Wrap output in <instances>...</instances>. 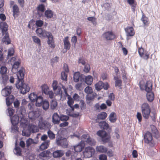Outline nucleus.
Returning a JSON list of instances; mask_svg holds the SVG:
<instances>
[{
  "instance_id": "nucleus-40",
  "label": "nucleus",
  "mask_w": 160,
  "mask_h": 160,
  "mask_svg": "<svg viewBox=\"0 0 160 160\" xmlns=\"http://www.w3.org/2000/svg\"><path fill=\"white\" fill-rule=\"evenodd\" d=\"M107 116V113L104 112H102L99 114L97 116L98 119H104L106 118Z\"/></svg>"
},
{
  "instance_id": "nucleus-35",
  "label": "nucleus",
  "mask_w": 160,
  "mask_h": 160,
  "mask_svg": "<svg viewBox=\"0 0 160 160\" xmlns=\"http://www.w3.org/2000/svg\"><path fill=\"white\" fill-rule=\"evenodd\" d=\"M99 125L101 128L104 129H107L108 127V124L105 121L100 122L99 123Z\"/></svg>"
},
{
  "instance_id": "nucleus-24",
  "label": "nucleus",
  "mask_w": 160,
  "mask_h": 160,
  "mask_svg": "<svg viewBox=\"0 0 160 160\" xmlns=\"http://www.w3.org/2000/svg\"><path fill=\"white\" fill-rule=\"evenodd\" d=\"M46 31L41 28H38L36 29V32L37 35L40 38H44Z\"/></svg>"
},
{
  "instance_id": "nucleus-14",
  "label": "nucleus",
  "mask_w": 160,
  "mask_h": 160,
  "mask_svg": "<svg viewBox=\"0 0 160 160\" xmlns=\"http://www.w3.org/2000/svg\"><path fill=\"white\" fill-rule=\"evenodd\" d=\"M60 116L56 112L53 113L52 117V122L54 124H58L60 123Z\"/></svg>"
},
{
  "instance_id": "nucleus-9",
  "label": "nucleus",
  "mask_w": 160,
  "mask_h": 160,
  "mask_svg": "<svg viewBox=\"0 0 160 160\" xmlns=\"http://www.w3.org/2000/svg\"><path fill=\"white\" fill-rule=\"evenodd\" d=\"M38 126L41 130L49 129L51 128L50 123L46 120L42 121L41 122H40Z\"/></svg>"
},
{
  "instance_id": "nucleus-18",
  "label": "nucleus",
  "mask_w": 160,
  "mask_h": 160,
  "mask_svg": "<svg viewBox=\"0 0 160 160\" xmlns=\"http://www.w3.org/2000/svg\"><path fill=\"white\" fill-rule=\"evenodd\" d=\"M97 152L99 153H106L108 151L107 148L103 145L97 146L96 147Z\"/></svg>"
},
{
  "instance_id": "nucleus-33",
  "label": "nucleus",
  "mask_w": 160,
  "mask_h": 160,
  "mask_svg": "<svg viewBox=\"0 0 160 160\" xmlns=\"http://www.w3.org/2000/svg\"><path fill=\"white\" fill-rule=\"evenodd\" d=\"M38 97V96H37L36 94L33 92L31 93L29 95L28 98L31 102H35V100Z\"/></svg>"
},
{
  "instance_id": "nucleus-7",
  "label": "nucleus",
  "mask_w": 160,
  "mask_h": 160,
  "mask_svg": "<svg viewBox=\"0 0 160 160\" xmlns=\"http://www.w3.org/2000/svg\"><path fill=\"white\" fill-rule=\"evenodd\" d=\"M56 143L58 146H61L62 148H66L68 146V142L65 138H60L56 139Z\"/></svg>"
},
{
  "instance_id": "nucleus-2",
  "label": "nucleus",
  "mask_w": 160,
  "mask_h": 160,
  "mask_svg": "<svg viewBox=\"0 0 160 160\" xmlns=\"http://www.w3.org/2000/svg\"><path fill=\"white\" fill-rule=\"evenodd\" d=\"M19 113L20 118V124L22 127H25L27 125V120L24 118L26 114V110L23 106H21L19 108Z\"/></svg>"
},
{
  "instance_id": "nucleus-11",
  "label": "nucleus",
  "mask_w": 160,
  "mask_h": 160,
  "mask_svg": "<svg viewBox=\"0 0 160 160\" xmlns=\"http://www.w3.org/2000/svg\"><path fill=\"white\" fill-rule=\"evenodd\" d=\"M103 36L107 40H113L115 37V35L111 31H108L104 33L103 34Z\"/></svg>"
},
{
  "instance_id": "nucleus-54",
  "label": "nucleus",
  "mask_w": 160,
  "mask_h": 160,
  "mask_svg": "<svg viewBox=\"0 0 160 160\" xmlns=\"http://www.w3.org/2000/svg\"><path fill=\"white\" fill-rule=\"evenodd\" d=\"M32 39L33 41L35 43H36L39 45H41V41L40 39L36 36H33Z\"/></svg>"
},
{
  "instance_id": "nucleus-47",
  "label": "nucleus",
  "mask_w": 160,
  "mask_h": 160,
  "mask_svg": "<svg viewBox=\"0 0 160 160\" xmlns=\"http://www.w3.org/2000/svg\"><path fill=\"white\" fill-rule=\"evenodd\" d=\"M80 76V74L79 72H75L73 75V79L74 82H78L79 81Z\"/></svg>"
},
{
  "instance_id": "nucleus-29",
  "label": "nucleus",
  "mask_w": 160,
  "mask_h": 160,
  "mask_svg": "<svg viewBox=\"0 0 160 160\" xmlns=\"http://www.w3.org/2000/svg\"><path fill=\"white\" fill-rule=\"evenodd\" d=\"M147 98L148 101L149 102L152 101L154 98V94L152 92H147Z\"/></svg>"
},
{
  "instance_id": "nucleus-28",
  "label": "nucleus",
  "mask_w": 160,
  "mask_h": 160,
  "mask_svg": "<svg viewBox=\"0 0 160 160\" xmlns=\"http://www.w3.org/2000/svg\"><path fill=\"white\" fill-rule=\"evenodd\" d=\"M14 97L13 95H11L6 98V103L7 106L10 105L13 102Z\"/></svg>"
},
{
  "instance_id": "nucleus-34",
  "label": "nucleus",
  "mask_w": 160,
  "mask_h": 160,
  "mask_svg": "<svg viewBox=\"0 0 160 160\" xmlns=\"http://www.w3.org/2000/svg\"><path fill=\"white\" fill-rule=\"evenodd\" d=\"M20 64V62L19 61L15 62L13 64L12 68V71L13 72H17L18 70L17 69Z\"/></svg>"
},
{
  "instance_id": "nucleus-30",
  "label": "nucleus",
  "mask_w": 160,
  "mask_h": 160,
  "mask_svg": "<svg viewBox=\"0 0 160 160\" xmlns=\"http://www.w3.org/2000/svg\"><path fill=\"white\" fill-rule=\"evenodd\" d=\"M38 142V141L34 140L31 138H29L26 141V144L27 147H29L30 145L32 144H36Z\"/></svg>"
},
{
  "instance_id": "nucleus-12",
  "label": "nucleus",
  "mask_w": 160,
  "mask_h": 160,
  "mask_svg": "<svg viewBox=\"0 0 160 160\" xmlns=\"http://www.w3.org/2000/svg\"><path fill=\"white\" fill-rule=\"evenodd\" d=\"M50 153V152L49 151H44L40 153L38 156V157L42 160H46L49 157Z\"/></svg>"
},
{
  "instance_id": "nucleus-16",
  "label": "nucleus",
  "mask_w": 160,
  "mask_h": 160,
  "mask_svg": "<svg viewBox=\"0 0 160 160\" xmlns=\"http://www.w3.org/2000/svg\"><path fill=\"white\" fill-rule=\"evenodd\" d=\"M11 120L12 124L13 125H15L18 124L19 121H20V115H15L12 118H11Z\"/></svg>"
},
{
  "instance_id": "nucleus-50",
  "label": "nucleus",
  "mask_w": 160,
  "mask_h": 160,
  "mask_svg": "<svg viewBox=\"0 0 160 160\" xmlns=\"http://www.w3.org/2000/svg\"><path fill=\"white\" fill-rule=\"evenodd\" d=\"M44 38H48V39H51L53 38V36L51 32H48L46 31L45 34V37Z\"/></svg>"
},
{
  "instance_id": "nucleus-39",
  "label": "nucleus",
  "mask_w": 160,
  "mask_h": 160,
  "mask_svg": "<svg viewBox=\"0 0 160 160\" xmlns=\"http://www.w3.org/2000/svg\"><path fill=\"white\" fill-rule=\"evenodd\" d=\"M142 16L141 19V20L145 25H147L148 21V18L145 16L142 11Z\"/></svg>"
},
{
  "instance_id": "nucleus-53",
  "label": "nucleus",
  "mask_w": 160,
  "mask_h": 160,
  "mask_svg": "<svg viewBox=\"0 0 160 160\" xmlns=\"http://www.w3.org/2000/svg\"><path fill=\"white\" fill-rule=\"evenodd\" d=\"M84 92L87 94H91L93 92L92 88L89 86L87 87L84 89Z\"/></svg>"
},
{
  "instance_id": "nucleus-61",
  "label": "nucleus",
  "mask_w": 160,
  "mask_h": 160,
  "mask_svg": "<svg viewBox=\"0 0 160 160\" xmlns=\"http://www.w3.org/2000/svg\"><path fill=\"white\" fill-rule=\"evenodd\" d=\"M1 78H2L3 83H5L8 79L7 75H2Z\"/></svg>"
},
{
  "instance_id": "nucleus-8",
  "label": "nucleus",
  "mask_w": 160,
  "mask_h": 160,
  "mask_svg": "<svg viewBox=\"0 0 160 160\" xmlns=\"http://www.w3.org/2000/svg\"><path fill=\"white\" fill-rule=\"evenodd\" d=\"M140 87L142 90H145L147 92L151 91L152 89V84L150 81H147L145 84H140Z\"/></svg>"
},
{
  "instance_id": "nucleus-1",
  "label": "nucleus",
  "mask_w": 160,
  "mask_h": 160,
  "mask_svg": "<svg viewBox=\"0 0 160 160\" xmlns=\"http://www.w3.org/2000/svg\"><path fill=\"white\" fill-rule=\"evenodd\" d=\"M52 86L55 93L56 94L59 95L61 98L66 99V97H68V100L67 101V103L68 106H70L72 110L74 109L72 105L73 101L71 97L67 93L66 83L62 82L58 84L57 81L54 80L53 82Z\"/></svg>"
},
{
  "instance_id": "nucleus-63",
  "label": "nucleus",
  "mask_w": 160,
  "mask_h": 160,
  "mask_svg": "<svg viewBox=\"0 0 160 160\" xmlns=\"http://www.w3.org/2000/svg\"><path fill=\"white\" fill-rule=\"evenodd\" d=\"M31 133L28 131V130L27 131H22V135L23 136H26L27 137H29Z\"/></svg>"
},
{
  "instance_id": "nucleus-49",
  "label": "nucleus",
  "mask_w": 160,
  "mask_h": 160,
  "mask_svg": "<svg viewBox=\"0 0 160 160\" xmlns=\"http://www.w3.org/2000/svg\"><path fill=\"white\" fill-rule=\"evenodd\" d=\"M115 80H116L115 82V86L116 87H120L121 85L122 81L120 79H118V77H114Z\"/></svg>"
},
{
  "instance_id": "nucleus-59",
  "label": "nucleus",
  "mask_w": 160,
  "mask_h": 160,
  "mask_svg": "<svg viewBox=\"0 0 160 160\" xmlns=\"http://www.w3.org/2000/svg\"><path fill=\"white\" fill-rule=\"evenodd\" d=\"M14 53V51L13 48H11L8 50V57H11L13 55Z\"/></svg>"
},
{
  "instance_id": "nucleus-20",
  "label": "nucleus",
  "mask_w": 160,
  "mask_h": 160,
  "mask_svg": "<svg viewBox=\"0 0 160 160\" xmlns=\"http://www.w3.org/2000/svg\"><path fill=\"white\" fill-rule=\"evenodd\" d=\"M0 28L2 30V34L4 35V32H7L8 30V26L6 22H1L0 23Z\"/></svg>"
},
{
  "instance_id": "nucleus-45",
  "label": "nucleus",
  "mask_w": 160,
  "mask_h": 160,
  "mask_svg": "<svg viewBox=\"0 0 160 160\" xmlns=\"http://www.w3.org/2000/svg\"><path fill=\"white\" fill-rule=\"evenodd\" d=\"M47 134L48 136L50 139L53 140L55 139V135L50 130L48 131Z\"/></svg>"
},
{
  "instance_id": "nucleus-15",
  "label": "nucleus",
  "mask_w": 160,
  "mask_h": 160,
  "mask_svg": "<svg viewBox=\"0 0 160 160\" xmlns=\"http://www.w3.org/2000/svg\"><path fill=\"white\" fill-rule=\"evenodd\" d=\"M84 143L82 142H81L77 145L74 146V149L75 152H81L82 149L84 147Z\"/></svg>"
},
{
  "instance_id": "nucleus-32",
  "label": "nucleus",
  "mask_w": 160,
  "mask_h": 160,
  "mask_svg": "<svg viewBox=\"0 0 160 160\" xmlns=\"http://www.w3.org/2000/svg\"><path fill=\"white\" fill-rule=\"evenodd\" d=\"M109 120L112 122H114L117 120L116 114L113 112H112L109 116Z\"/></svg>"
},
{
  "instance_id": "nucleus-51",
  "label": "nucleus",
  "mask_w": 160,
  "mask_h": 160,
  "mask_svg": "<svg viewBox=\"0 0 160 160\" xmlns=\"http://www.w3.org/2000/svg\"><path fill=\"white\" fill-rule=\"evenodd\" d=\"M127 2L130 5H132V9L135 10L136 8V7L135 5V0H128Z\"/></svg>"
},
{
  "instance_id": "nucleus-3",
  "label": "nucleus",
  "mask_w": 160,
  "mask_h": 160,
  "mask_svg": "<svg viewBox=\"0 0 160 160\" xmlns=\"http://www.w3.org/2000/svg\"><path fill=\"white\" fill-rule=\"evenodd\" d=\"M142 112L143 117L148 119L150 115L151 109L148 104L147 103H144L141 106Z\"/></svg>"
},
{
  "instance_id": "nucleus-17",
  "label": "nucleus",
  "mask_w": 160,
  "mask_h": 160,
  "mask_svg": "<svg viewBox=\"0 0 160 160\" xmlns=\"http://www.w3.org/2000/svg\"><path fill=\"white\" fill-rule=\"evenodd\" d=\"M152 139V134L149 132H147L144 136V140L145 143H149L151 142Z\"/></svg>"
},
{
  "instance_id": "nucleus-6",
  "label": "nucleus",
  "mask_w": 160,
  "mask_h": 160,
  "mask_svg": "<svg viewBox=\"0 0 160 160\" xmlns=\"http://www.w3.org/2000/svg\"><path fill=\"white\" fill-rule=\"evenodd\" d=\"M97 134L102 138V141L104 142H108L110 138V136L106 132L102 130H99L97 132Z\"/></svg>"
},
{
  "instance_id": "nucleus-26",
  "label": "nucleus",
  "mask_w": 160,
  "mask_h": 160,
  "mask_svg": "<svg viewBox=\"0 0 160 160\" xmlns=\"http://www.w3.org/2000/svg\"><path fill=\"white\" fill-rule=\"evenodd\" d=\"M43 101V98L42 96H38L35 100V102H36V106L38 107L42 106Z\"/></svg>"
},
{
  "instance_id": "nucleus-38",
  "label": "nucleus",
  "mask_w": 160,
  "mask_h": 160,
  "mask_svg": "<svg viewBox=\"0 0 160 160\" xmlns=\"http://www.w3.org/2000/svg\"><path fill=\"white\" fill-rule=\"evenodd\" d=\"M47 43L49 45V46L52 48H53L55 47L53 38L48 39L47 41Z\"/></svg>"
},
{
  "instance_id": "nucleus-58",
  "label": "nucleus",
  "mask_w": 160,
  "mask_h": 160,
  "mask_svg": "<svg viewBox=\"0 0 160 160\" xmlns=\"http://www.w3.org/2000/svg\"><path fill=\"white\" fill-rule=\"evenodd\" d=\"M88 20L90 21L93 24H95L96 23V19L94 17H90L88 18Z\"/></svg>"
},
{
  "instance_id": "nucleus-31",
  "label": "nucleus",
  "mask_w": 160,
  "mask_h": 160,
  "mask_svg": "<svg viewBox=\"0 0 160 160\" xmlns=\"http://www.w3.org/2000/svg\"><path fill=\"white\" fill-rule=\"evenodd\" d=\"M92 78L91 76L88 75L86 77L85 82L88 85H91L92 82Z\"/></svg>"
},
{
  "instance_id": "nucleus-23",
  "label": "nucleus",
  "mask_w": 160,
  "mask_h": 160,
  "mask_svg": "<svg viewBox=\"0 0 160 160\" xmlns=\"http://www.w3.org/2000/svg\"><path fill=\"white\" fill-rule=\"evenodd\" d=\"M28 130L31 133H35L38 131L37 126L33 124H30L28 127Z\"/></svg>"
},
{
  "instance_id": "nucleus-43",
  "label": "nucleus",
  "mask_w": 160,
  "mask_h": 160,
  "mask_svg": "<svg viewBox=\"0 0 160 160\" xmlns=\"http://www.w3.org/2000/svg\"><path fill=\"white\" fill-rule=\"evenodd\" d=\"M57 106V103L56 101L52 100L50 103V108L52 110L55 109Z\"/></svg>"
},
{
  "instance_id": "nucleus-21",
  "label": "nucleus",
  "mask_w": 160,
  "mask_h": 160,
  "mask_svg": "<svg viewBox=\"0 0 160 160\" xmlns=\"http://www.w3.org/2000/svg\"><path fill=\"white\" fill-rule=\"evenodd\" d=\"M17 75L18 78V81L16 82H23L24 77L23 71L22 70H19L17 72Z\"/></svg>"
},
{
  "instance_id": "nucleus-55",
  "label": "nucleus",
  "mask_w": 160,
  "mask_h": 160,
  "mask_svg": "<svg viewBox=\"0 0 160 160\" xmlns=\"http://www.w3.org/2000/svg\"><path fill=\"white\" fill-rule=\"evenodd\" d=\"M45 14V16L48 18H51L53 15L52 11H46Z\"/></svg>"
},
{
  "instance_id": "nucleus-48",
  "label": "nucleus",
  "mask_w": 160,
  "mask_h": 160,
  "mask_svg": "<svg viewBox=\"0 0 160 160\" xmlns=\"http://www.w3.org/2000/svg\"><path fill=\"white\" fill-rule=\"evenodd\" d=\"M66 72L64 71H62L61 73V78L62 80H64L65 81L64 82L67 83L66 81H67V75L66 73Z\"/></svg>"
},
{
  "instance_id": "nucleus-62",
  "label": "nucleus",
  "mask_w": 160,
  "mask_h": 160,
  "mask_svg": "<svg viewBox=\"0 0 160 160\" xmlns=\"http://www.w3.org/2000/svg\"><path fill=\"white\" fill-rule=\"evenodd\" d=\"M90 69V66L89 64H87L85 65L84 69V71L86 72H88Z\"/></svg>"
},
{
  "instance_id": "nucleus-27",
  "label": "nucleus",
  "mask_w": 160,
  "mask_h": 160,
  "mask_svg": "<svg viewBox=\"0 0 160 160\" xmlns=\"http://www.w3.org/2000/svg\"><path fill=\"white\" fill-rule=\"evenodd\" d=\"M68 37H66L64 40V48L66 50L69 49L70 48V44L68 41Z\"/></svg>"
},
{
  "instance_id": "nucleus-46",
  "label": "nucleus",
  "mask_w": 160,
  "mask_h": 160,
  "mask_svg": "<svg viewBox=\"0 0 160 160\" xmlns=\"http://www.w3.org/2000/svg\"><path fill=\"white\" fill-rule=\"evenodd\" d=\"M41 88L43 93L47 94L49 91V88L48 86L46 85H44L41 86Z\"/></svg>"
},
{
  "instance_id": "nucleus-44",
  "label": "nucleus",
  "mask_w": 160,
  "mask_h": 160,
  "mask_svg": "<svg viewBox=\"0 0 160 160\" xmlns=\"http://www.w3.org/2000/svg\"><path fill=\"white\" fill-rule=\"evenodd\" d=\"M96 141L94 139L89 137L85 143H88L91 145H94L96 144Z\"/></svg>"
},
{
  "instance_id": "nucleus-60",
  "label": "nucleus",
  "mask_w": 160,
  "mask_h": 160,
  "mask_svg": "<svg viewBox=\"0 0 160 160\" xmlns=\"http://www.w3.org/2000/svg\"><path fill=\"white\" fill-rule=\"evenodd\" d=\"M14 112V110L12 108H8V109L7 114H8L9 116H12Z\"/></svg>"
},
{
  "instance_id": "nucleus-57",
  "label": "nucleus",
  "mask_w": 160,
  "mask_h": 160,
  "mask_svg": "<svg viewBox=\"0 0 160 160\" xmlns=\"http://www.w3.org/2000/svg\"><path fill=\"white\" fill-rule=\"evenodd\" d=\"M7 68L5 66H2L0 68V73L2 75H5L7 71Z\"/></svg>"
},
{
  "instance_id": "nucleus-37",
  "label": "nucleus",
  "mask_w": 160,
  "mask_h": 160,
  "mask_svg": "<svg viewBox=\"0 0 160 160\" xmlns=\"http://www.w3.org/2000/svg\"><path fill=\"white\" fill-rule=\"evenodd\" d=\"M2 35L3 36V40L5 42H6L8 44H10V41L9 40V35L8 32H4V35H3L2 34Z\"/></svg>"
},
{
  "instance_id": "nucleus-10",
  "label": "nucleus",
  "mask_w": 160,
  "mask_h": 160,
  "mask_svg": "<svg viewBox=\"0 0 160 160\" xmlns=\"http://www.w3.org/2000/svg\"><path fill=\"white\" fill-rule=\"evenodd\" d=\"M95 89L97 91H99L103 88L105 90H107L109 85L107 82L103 83L102 81H99L96 83L95 85Z\"/></svg>"
},
{
  "instance_id": "nucleus-41",
  "label": "nucleus",
  "mask_w": 160,
  "mask_h": 160,
  "mask_svg": "<svg viewBox=\"0 0 160 160\" xmlns=\"http://www.w3.org/2000/svg\"><path fill=\"white\" fill-rule=\"evenodd\" d=\"M13 152L17 156H20L21 155V150L19 147H16L13 150Z\"/></svg>"
},
{
  "instance_id": "nucleus-13",
  "label": "nucleus",
  "mask_w": 160,
  "mask_h": 160,
  "mask_svg": "<svg viewBox=\"0 0 160 160\" xmlns=\"http://www.w3.org/2000/svg\"><path fill=\"white\" fill-rule=\"evenodd\" d=\"M12 87L7 86L3 89L1 92L2 95L4 97H6L9 95L11 92Z\"/></svg>"
},
{
  "instance_id": "nucleus-25",
  "label": "nucleus",
  "mask_w": 160,
  "mask_h": 160,
  "mask_svg": "<svg viewBox=\"0 0 160 160\" xmlns=\"http://www.w3.org/2000/svg\"><path fill=\"white\" fill-rule=\"evenodd\" d=\"M125 31L128 36H132L134 35L133 29L132 27H128L125 28Z\"/></svg>"
},
{
  "instance_id": "nucleus-36",
  "label": "nucleus",
  "mask_w": 160,
  "mask_h": 160,
  "mask_svg": "<svg viewBox=\"0 0 160 160\" xmlns=\"http://www.w3.org/2000/svg\"><path fill=\"white\" fill-rule=\"evenodd\" d=\"M42 106L43 109L46 111L48 109L49 106V103L47 100H45L43 101Z\"/></svg>"
},
{
  "instance_id": "nucleus-64",
  "label": "nucleus",
  "mask_w": 160,
  "mask_h": 160,
  "mask_svg": "<svg viewBox=\"0 0 160 160\" xmlns=\"http://www.w3.org/2000/svg\"><path fill=\"white\" fill-rule=\"evenodd\" d=\"M43 22L41 20H37L36 22V26L39 27H42L43 25Z\"/></svg>"
},
{
  "instance_id": "nucleus-4",
  "label": "nucleus",
  "mask_w": 160,
  "mask_h": 160,
  "mask_svg": "<svg viewBox=\"0 0 160 160\" xmlns=\"http://www.w3.org/2000/svg\"><path fill=\"white\" fill-rule=\"evenodd\" d=\"M16 87L17 88L20 89V92L23 94L26 93L30 90L29 87L25 83H23V82H16Z\"/></svg>"
},
{
  "instance_id": "nucleus-56",
  "label": "nucleus",
  "mask_w": 160,
  "mask_h": 160,
  "mask_svg": "<svg viewBox=\"0 0 160 160\" xmlns=\"http://www.w3.org/2000/svg\"><path fill=\"white\" fill-rule=\"evenodd\" d=\"M69 119V117L65 115H61L60 116V121H67Z\"/></svg>"
},
{
  "instance_id": "nucleus-19",
  "label": "nucleus",
  "mask_w": 160,
  "mask_h": 160,
  "mask_svg": "<svg viewBox=\"0 0 160 160\" xmlns=\"http://www.w3.org/2000/svg\"><path fill=\"white\" fill-rule=\"evenodd\" d=\"M64 154V151L62 150H57L54 151L52 153L53 157L55 158H60Z\"/></svg>"
},
{
  "instance_id": "nucleus-22",
  "label": "nucleus",
  "mask_w": 160,
  "mask_h": 160,
  "mask_svg": "<svg viewBox=\"0 0 160 160\" xmlns=\"http://www.w3.org/2000/svg\"><path fill=\"white\" fill-rule=\"evenodd\" d=\"M50 140H48L43 142L40 146L39 148L41 150L47 149L49 146Z\"/></svg>"
},
{
  "instance_id": "nucleus-52",
  "label": "nucleus",
  "mask_w": 160,
  "mask_h": 160,
  "mask_svg": "<svg viewBox=\"0 0 160 160\" xmlns=\"http://www.w3.org/2000/svg\"><path fill=\"white\" fill-rule=\"evenodd\" d=\"M90 137L88 134H83L81 138L82 139V141L84 144L87 141V139Z\"/></svg>"
},
{
  "instance_id": "nucleus-5",
  "label": "nucleus",
  "mask_w": 160,
  "mask_h": 160,
  "mask_svg": "<svg viewBox=\"0 0 160 160\" xmlns=\"http://www.w3.org/2000/svg\"><path fill=\"white\" fill-rule=\"evenodd\" d=\"M95 150L91 147H88L86 148L83 151V153L84 157L86 158H90L94 154Z\"/></svg>"
},
{
  "instance_id": "nucleus-42",
  "label": "nucleus",
  "mask_w": 160,
  "mask_h": 160,
  "mask_svg": "<svg viewBox=\"0 0 160 160\" xmlns=\"http://www.w3.org/2000/svg\"><path fill=\"white\" fill-rule=\"evenodd\" d=\"M107 1L106 0V2H105L103 5H102V9H103L108 10L110 8L111 5L110 3L107 2Z\"/></svg>"
}]
</instances>
